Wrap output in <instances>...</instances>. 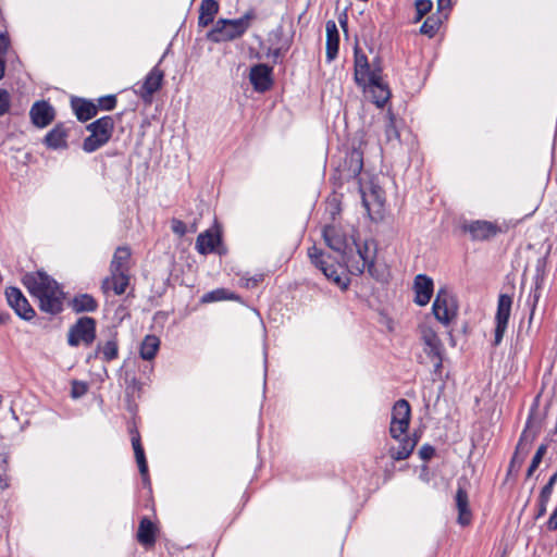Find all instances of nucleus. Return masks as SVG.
<instances>
[{"instance_id":"f257e3e1","label":"nucleus","mask_w":557,"mask_h":557,"mask_svg":"<svg viewBox=\"0 0 557 557\" xmlns=\"http://www.w3.org/2000/svg\"><path fill=\"white\" fill-rule=\"evenodd\" d=\"M22 282L29 294L38 300L39 309L57 314L62 310L64 293L55 280L44 271L24 274Z\"/></svg>"},{"instance_id":"f03ea898","label":"nucleus","mask_w":557,"mask_h":557,"mask_svg":"<svg viewBox=\"0 0 557 557\" xmlns=\"http://www.w3.org/2000/svg\"><path fill=\"white\" fill-rule=\"evenodd\" d=\"M253 17L252 12H247L242 17L235 20L220 18L207 34V38L212 42L231 41L240 38L250 27Z\"/></svg>"},{"instance_id":"7ed1b4c3","label":"nucleus","mask_w":557,"mask_h":557,"mask_svg":"<svg viewBox=\"0 0 557 557\" xmlns=\"http://www.w3.org/2000/svg\"><path fill=\"white\" fill-rule=\"evenodd\" d=\"M131 249L127 246L119 247L111 261V280L107 277V289L111 288L116 295L125 293L129 285Z\"/></svg>"},{"instance_id":"20e7f679","label":"nucleus","mask_w":557,"mask_h":557,"mask_svg":"<svg viewBox=\"0 0 557 557\" xmlns=\"http://www.w3.org/2000/svg\"><path fill=\"white\" fill-rule=\"evenodd\" d=\"M308 257L312 264L320 269L329 281L333 282L343 290L348 288L349 278L346 275L338 273L337 268L333 264L326 263L324 252L320 248L315 246L310 247L308 249Z\"/></svg>"},{"instance_id":"39448f33","label":"nucleus","mask_w":557,"mask_h":557,"mask_svg":"<svg viewBox=\"0 0 557 557\" xmlns=\"http://www.w3.org/2000/svg\"><path fill=\"white\" fill-rule=\"evenodd\" d=\"M432 311L436 320H438L444 325L449 324V322L456 317L457 305L453 295L447 290V288L442 287L438 289L432 306Z\"/></svg>"},{"instance_id":"423d86ee","label":"nucleus","mask_w":557,"mask_h":557,"mask_svg":"<svg viewBox=\"0 0 557 557\" xmlns=\"http://www.w3.org/2000/svg\"><path fill=\"white\" fill-rule=\"evenodd\" d=\"M411 417L410 405L406 399H399L395 403L392 410V420L389 426L391 436L399 440L407 433Z\"/></svg>"},{"instance_id":"0eeeda50","label":"nucleus","mask_w":557,"mask_h":557,"mask_svg":"<svg viewBox=\"0 0 557 557\" xmlns=\"http://www.w3.org/2000/svg\"><path fill=\"white\" fill-rule=\"evenodd\" d=\"M95 339V321L91 318H81L69 331L67 342L71 346L89 345Z\"/></svg>"},{"instance_id":"6e6552de","label":"nucleus","mask_w":557,"mask_h":557,"mask_svg":"<svg viewBox=\"0 0 557 557\" xmlns=\"http://www.w3.org/2000/svg\"><path fill=\"white\" fill-rule=\"evenodd\" d=\"M512 298L507 294H502L498 297L497 310L495 315V336L494 346H498L506 332L508 321L511 312Z\"/></svg>"},{"instance_id":"1a4fd4ad","label":"nucleus","mask_w":557,"mask_h":557,"mask_svg":"<svg viewBox=\"0 0 557 557\" xmlns=\"http://www.w3.org/2000/svg\"><path fill=\"white\" fill-rule=\"evenodd\" d=\"M367 251V247H364V249L362 250L361 247L358 246L356 255L347 258L345 256L343 257V259L346 263L348 271L351 274L360 275L364 272L366 269H368V272L372 277L379 278L380 276L377 274L373 261L366 256Z\"/></svg>"},{"instance_id":"9d476101","label":"nucleus","mask_w":557,"mask_h":557,"mask_svg":"<svg viewBox=\"0 0 557 557\" xmlns=\"http://www.w3.org/2000/svg\"><path fill=\"white\" fill-rule=\"evenodd\" d=\"M195 247L196 250L203 256L212 252L219 255L226 252V249L222 246V237L218 230H207L200 233L196 239Z\"/></svg>"},{"instance_id":"9b49d317","label":"nucleus","mask_w":557,"mask_h":557,"mask_svg":"<svg viewBox=\"0 0 557 557\" xmlns=\"http://www.w3.org/2000/svg\"><path fill=\"white\" fill-rule=\"evenodd\" d=\"M364 90L372 96L373 102L382 108L391 97L388 87L382 82V69L376 67V72L367 81Z\"/></svg>"},{"instance_id":"f8f14e48","label":"nucleus","mask_w":557,"mask_h":557,"mask_svg":"<svg viewBox=\"0 0 557 557\" xmlns=\"http://www.w3.org/2000/svg\"><path fill=\"white\" fill-rule=\"evenodd\" d=\"M5 297L9 306L20 318L28 321L35 317V310L18 288L8 287L5 289Z\"/></svg>"},{"instance_id":"ddd939ff","label":"nucleus","mask_w":557,"mask_h":557,"mask_svg":"<svg viewBox=\"0 0 557 557\" xmlns=\"http://www.w3.org/2000/svg\"><path fill=\"white\" fill-rule=\"evenodd\" d=\"M164 73L163 71L156 65L146 76L141 87H140V98L146 103H150L152 101L153 95L161 88L163 82Z\"/></svg>"},{"instance_id":"4468645a","label":"nucleus","mask_w":557,"mask_h":557,"mask_svg":"<svg viewBox=\"0 0 557 557\" xmlns=\"http://www.w3.org/2000/svg\"><path fill=\"white\" fill-rule=\"evenodd\" d=\"M272 67L260 63L250 69L249 81L255 90L264 92L272 87Z\"/></svg>"},{"instance_id":"2eb2a0df","label":"nucleus","mask_w":557,"mask_h":557,"mask_svg":"<svg viewBox=\"0 0 557 557\" xmlns=\"http://www.w3.org/2000/svg\"><path fill=\"white\" fill-rule=\"evenodd\" d=\"M54 115L53 107L45 100L36 101L29 110L32 123L39 128L48 126L54 120Z\"/></svg>"},{"instance_id":"dca6fc26","label":"nucleus","mask_w":557,"mask_h":557,"mask_svg":"<svg viewBox=\"0 0 557 557\" xmlns=\"http://www.w3.org/2000/svg\"><path fill=\"white\" fill-rule=\"evenodd\" d=\"M323 238L325 244L343 257L347 253L348 240L345 233L335 225H326L323 228Z\"/></svg>"},{"instance_id":"f3484780","label":"nucleus","mask_w":557,"mask_h":557,"mask_svg":"<svg viewBox=\"0 0 557 557\" xmlns=\"http://www.w3.org/2000/svg\"><path fill=\"white\" fill-rule=\"evenodd\" d=\"M376 67H381L380 63L373 61L369 64L363 53L356 51L355 53V81L359 86L366 87L367 81L376 72Z\"/></svg>"},{"instance_id":"a211bd4d","label":"nucleus","mask_w":557,"mask_h":557,"mask_svg":"<svg viewBox=\"0 0 557 557\" xmlns=\"http://www.w3.org/2000/svg\"><path fill=\"white\" fill-rule=\"evenodd\" d=\"M465 231L469 232L474 240H486L497 235L499 227L488 221H473L465 225Z\"/></svg>"},{"instance_id":"6ab92c4d","label":"nucleus","mask_w":557,"mask_h":557,"mask_svg":"<svg viewBox=\"0 0 557 557\" xmlns=\"http://www.w3.org/2000/svg\"><path fill=\"white\" fill-rule=\"evenodd\" d=\"M87 129L91 132L84 140L83 148L86 152H92L104 143V117L98 119L96 122L89 124Z\"/></svg>"},{"instance_id":"aec40b11","label":"nucleus","mask_w":557,"mask_h":557,"mask_svg":"<svg viewBox=\"0 0 557 557\" xmlns=\"http://www.w3.org/2000/svg\"><path fill=\"white\" fill-rule=\"evenodd\" d=\"M157 525L148 517L141 518L136 535L138 543L147 549L152 548L157 541Z\"/></svg>"},{"instance_id":"412c9836","label":"nucleus","mask_w":557,"mask_h":557,"mask_svg":"<svg viewBox=\"0 0 557 557\" xmlns=\"http://www.w3.org/2000/svg\"><path fill=\"white\" fill-rule=\"evenodd\" d=\"M414 301L419 306H425L429 304L433 294V281L431 277L419 274L414 278Z\"/></svg>"},{"instance_id":"4be33fe9","label":"nucleus","mask_w":557,"mask_h":557,"mask_svg":"<svg viewBox=\"0 0 557 557\" xmlns=\"http://www.w3.org/2000/svg\"><path fill=\"white\" fill-rule=\"evenodd\" d=\"M456 508L458 510V523L468 525L472 515L469 507V497L467 491L459 484L455 496Z\"/></svg>"},{"instance_id":"5701e85b","label":"nucleus","mask_w":557,"mask_h":557,"mask_svg":"<svg viewBox=\"0 0 557 557\" xmlns=\"http://www.w3.org/2000/svg\"><path fill=\"white\" fill-rule=\"evenodd\" d=\"M326 29V58L332 61L336 58L339 45V34L334 21H327Z\"/></svg>"},{"instance_id":"b1692460","label":"nucleus","mask_w":557,"mask_h":557,"mask_svg":"<svg viewBox=\"0 0 557 557\" xmlns=\"http://www.w3.org/2000/svg\"><path fill=\"white\" fill-rule=\"evenodd\" d=\"M219 3L215 0H202L199 7L198 25L207 27L214 21L219 12Z\"/></svg>"},{"instance_id":"393cba45","label":"nucleus","mask_w":557,"mask_h":557,"mask_svg":"<svg viewBox=\"0 0 557 557\" xmlns=\"http://www.w3.org/2000/svg\"><path fill=\"white\" fill-rule=\"evenodd\" d=\"M399 441H400V443L397 448L392 447L388 450L391 458L396 461L407 459L411 455V453L413 451V449L417 445V440L412 438L408 435H406L403 438H399Z\"/></svg>"},{"instance_id":"a878e982","label":"nucleus","mask_w":557,"mask_h":557,"mask_svg":"<svg viewBox=\"0 0 557 557\" xmlns=\"http://www.w3.org/2000/svg\"><path fill=\"white\" fill-rule=\"evenodd\" d=\"M344 165L348 177H357L363 169V153L359 149H352L345 158Z\"/></svg>"},{"instance_id":"bb28decb","label":"nucleus","mask_w":557,"mask_h":557,"mask_svg":"<svg viewBox=\"0 0 557 557\" xmlns=\"http://www.w3.org/2000/svg\"><path fill=\"white\" fill-rule=\"evenodd\" d=\"M132 445L143 480L145 483H149L147 460L137 432L132 435Z\"/></svg>"},{"instance_id":"cd10ccee","label":"nucleus","mask_w":557,"mask_h":557,"mask_svg":"<svg viewBox=\"0 0 557 557\" xmlns=\"http://www.w3.org/2000/svg\"><path fill=\"white\" fill-rule=\"evenodd\" d=\"M72 109L79 121H87L97 113V108L92 102L79 98L72 99Z\"/></svg>"},{"instance_id":"c85d7f7f","label":"nucleus","mask_w":557,"mask_h":557,"mask_svg":"<svg viewBox=\"0 0 557 557\" xmlns=\"http://www.w3.org/2000/svg\"><path fill=\"white\" fill-rule=\"evenodd\" d=\"M422 339L424 344L428 346L429 350L428 355H432L438 359V362L442 361V342L437 334L431 330L426 329L423 331Z\"/></svg>"},{"instance_id":"c756f323","label":"nucleus","mask_w":557,"mask_h":557,"mask_svg":"<svg viewBox=\"0 0 557 557\" xmlns=\"http://www.w3.org/2000/svg\"><path fill=\"white\" fill-rule=\"evenodd\" d=\"M160 347V339L156 335H146L139 348L140 357L144 360H152Z\"/></svg>"},{"instance_id":"7c9ffc66","label":"nucleus","mask_w":557,"mask_h":557,"mask_svg":"<svg viewBox=\"0 0 557 557\" xmlns=\"http://www.w3.org/2000/svg\"><path fill=\"white\" fill-rule=\"evenodd\" d=\"M48 147L58 149L66 147V133L61 125L53 127L45 137Z\"/></svg>"},{"instance_id":"2f4dec72","label":"nucleus","mask_w":557,"mask_h":557,"mask_svg":"<svg viewBox=\"0 0 557 557\" xmlns=\"http://www.w3.org/2000/svg\"><path fill=\"white\" fill-rule=\"evenodd\" d=\"M71 307L75 312H89L97 308V302L92 296L81 294L73 298Z\"/></svg>"},{"instance_id":"473e14b6","label":"nucleus","mask_w":557,"mask_h":557,"mask_svg":"<svg viewBox=\"0 0 557 557\" xmlns=\"http://www.w3.org/2000/svg\"><path fill=\"white\" fill-rule=\"evenodd\" d=\"M384 133L387 143H391L393 140H399V132L396 126V120L391 111H388L386 114Z\"/></svg>"},{"instance_id":"72a5a7b5","label":"nucleus","mask_w":557,"mask_h":557,"mask_svg":"<svg viewBox=\"0 0 557 557\" xmlns=\"http://www.w3.org/2000/svg\"><path fill=\"white\" fill-rule=\"evenodd\" d=\"M440 27V22L436 18L428 17L420 27V33L429 37H433Z\"/></svg>"},{"instance_id":"f704fd0d","label":"nucleus","mask_w":557,"mask_h":557,"mask_svg":"<svg viewBox=\"0 0 557 557\" xmlns=\"http://www.w3.org/2000/svg\"><path fill=\"white\" fill-rule=\"evenodd\" d=\"M227 298L228 297L226 296V290L223 288H220V289H215V290L205 294L202 297V301L211 302V301H219V300H223V299H227Z\"/></svg>"},{"instance_id":"c9c22d12","label":"nucleus","mask_w":557,"mask_h":557,"mask_svg":"<svg viewBox=\"0 0 557 557\" xmlns=\"http://www.w3.org/2000/svg\"><path fill=\"white\" fill-rule=\"evenodd\" d=\"M124 384L126 386L127 395L134 396L136 392L139 391V385L134 375H129L128 372H125Z\"/></svg>"},{"instance_id":"e433bc0d","label":"nucleus","mask_w":557,"mask_h":557,"mask_svg":"<svg viewBox=\"0 0 557 557\" xmlns=\"http://www.w3.org/2000/svg\"><path fill=\"white\" fill-rule=\"evenodd\" d=\"M433 3L431 0H417L416 1V10H417V18H422L426 13L431 11Z\"/></svg>"},{"instance_id":"4c0bfd02","label":"nucleus","mask_w":557,"mask_h":557,"mask_svg":"<svg viewBox=\"0 0 557 557\" xmlns=\"http://www.w3.org/2000/svg\"><path fill=\"white\" fill-rule=\"evenodd\" d=\"M87 392V384L79 381H73L71 395L73 398H79Z\"/></svg>"},{"instance_id":"58836bf2","label":"nucleus","mask_w":557,"mask_h":557,"mask_svg":"<svg viewBox=\"0 0 557 557\" xmlns=\"http://www.w3.org/2000/svg\"><path fill=\"white\" fill-rule=\"evenodd\" d=\"M171 228L174 234L181 237L184 236L187 232L186 224L183 221L175 218L171 220Z\"/></svg>"},{"instance_id":"ea45409f","label":"nucleus","mask_w":557,"mask_h":557,"mask_svg":"<svg viewBox=\"0 0 557 557\" xmlns=\"http://www.w3.org/2000/svg\"><path fill=\"white\" fill-rule=\"evenodd\" d=\"M10 107V96L5 90H0V115H3Z\"/></svg>"},{"instance_id":"a19ab883","label":"nucleus","mask_w":557,"mask_h":557,"mask_svg":"<svg viewBox=\"0 0 557 557\" xmlns=\"http://www.w3.org/2000/svg\"><path fill=\"white\" fill-rule=\"evenodd\" d=\"M263 278H264L263 274H257L255 276L244 278L245 280L244 285L247 288H255L259 285V283H261L263 281Z\"/></svg>"},{"instance_id":"79ce46f5","label":"nucleus","mask_w":557,"mask_h":557,"mask_svg":"<svg viewBox=\"0 0 557 557\" xmlns=\"http://www.w3.org/2000/svg\"><path fill=\"white\" fill-rule=\"evenodd\" d=\"M117 357V344L115 341H107V360Z\"/></svg>"},{"instance_id":"37998d69","label":"nucleus","mask_w":557,"mask_h":557,"mask_svg":"<svg viewBox=\"0 0 557 557\" xmlns=\"http://www.w3.org/2000/svg\"><path fill=\"white\" fill-rule=\"evenodd\" d=\"M434 454H435V449L431 445H423L419 450V455H420L421 459H423V460L431 459L434 456Z\"/></svg>"},{"instance_id":"c03bdc74","label":"nucleus","mask_w":557,"mask_h":557,"mask_svg":"<svg viewBox=\"0 0 557 557\" xmlns=\"http://www.w3.org/2000/svg\"><path fill=\"white\" fill-rule=\"evenodd\" d=\"M9 486V478L7 475V468L0 465V490L3 491Z\"/></svg>"},{"instance_id":"a18cd8bd","label":"nucleus","mask_w":557,"mask_h":557,"mask_svg":"<svg viewBox=\"0 0 557 557\" xmlns=\"http://www.w3.org/2000/svg\"><path fill=\"white\" fill-rule=\"evenodd\" d=\"M548 502L549 500H544V498L539 497L537 511L535 515V519H540L541 517H543L546 513V508H547Z\"/></svg>"},{"instance_id":"49530a36","label":"nucleus","mask_w":557,"mask_h":557,"mask_svg":"<svg viewBox=\"0 0 557 557\" xmlns=\"http://www.w3.org/2000/svg\"><path fill=\"white\" fill-rule=\"evenodd\" d=\"M10 41L5 34H0V58L3 59L8 48H9Z\"/></svg>"},{"instance_id":"de8ad7c7","label":"nucleus","mask_w":557,"mask_h":557,"mask_svg":"<svg viewBox=\"0 0 557 557\" xmlns=\"http://www.w3.org/2000/svg\"><path fill=\"white\" fill-rule=\"evenodd\" d=\"M553 488H554V485H552L550 483H546L543 488L541 490V493H540V498H544V500H549L550 498V495L553 493Z\"/></svg>"},{"instance_id":"09e8293b","label":"nucleus","mask_w":557,"mask_h":557,"mask_svg":"<svg viewBox=\"0 0 557 557\" xmlns=\"http://www.w3.org/2000/svg\"><path fill=\"white\" fill-rule=\"evenodd\" d=\"M541 461H542V459H540L539 457L533 456L531 465L529 466V469L527 471V476L528 478L531 476L533 474V472L539 468Z\"/></svg>"},{"instance_id":"8fccbe9b","label":"nucleus","mask_w":557,"mask_h":557,"mask_svg":"<svg viewBox=\"0 0 557 557\" xmlns=\"http://www.w3.org/2000/svg\"><path fill=\"white\" fill-rule=\"evenodd\" d=\"M547 528L548 530H557V507L554 509L547 521Z\"/></svg>"},{"instance_id":"3c124183","label":"nucleus","mask_w":557,"mask_h":557,"mask_svg":"<svg viewBox=\"0 0 557 557\" xmlns=\"http://www.w3.org/2000/svg\"><path fill=\"white\" fill-rule=\"evenodd\" d=\"M116 104V98L113 95H107V111L113 110Z\"/></svg>"},{"instance_id":"603ef678","label":"nucleus","mask_w":557,"mask_h":557,"mask_svg":"<svg viewBox=\"0 0 557 557\" xmlns=\"http://www.w3.org/2000/svg\"><path fill=\"white\" fill-rule=\"evenodd\" d=\"M546 450H547V446L542 444L539 446L534 456L539 457L540 459H543L544 455L546 454Z\"/></svg>"},{"instance_id":"864d4df0","label":"nucleus","mask_w":557,"mask_h":557,"mask_svg":"<svg viewBox=\"0 0 557 557\" xmlns=\"http://www.w3.org/2000/svg\"><path fill=\"white\" fill-rule=\"evenodd\" d=\"M438 9L444 10L450 7V0H437Z\"/></svg>"},{"instance_id":"5fc2aeb1","label":"nucleus","mask_w":557,"mask_h":557,"mask_svg":"<svg viewBox=\"0 0 557 557\" xmlns=\"http://www.w3.org/2000/svg\"><path fill=\"white\" fill-rule=\"evenodd\" d=\"M7 462H8V460H7V455H5L4 453H0V465H2V466H4L5 468H8V467H7Z\"/></svg>"},{"instance_id":"6e6d98bb","label":"nucleus","mask_w":557,"mask_h":557,"mask_svg":"<svg viewBox=\"0 0 557 557\" xmlns=\"http://www.w3.org/2000/svg\"><path fill=\"white\" fill-rule=\"evenodd\" d=\"M4 69H5L4 60L0 58V78H2V76L4 74Z\"/></svg>"},{"instance_id":"4d7b16f0","label":"nucleus","mask_w":557,"mask_h":557,"mask_svg":"<svg viewBox=\"0 0 557 557\" xmlns=\"http://www.w3.org/2000/svg\"><path fill=\"white\" fill-rule=\"evenodd\" d=\"M556 482H557V470L555 471V473L548 480V483H550L552 485H555Z\"/></svg>"},{"instance_id":"13d9d810","label":"nucleus","mask_w":557,"mask_h":557,"mask_svg":"<svg viewBox=\"0 0 557 557\" xmlns=\"http://www.w3.org/2000/svg\"><path fill=\"white\" fill-rule=\"evenodd\" d=\"M110 120L111 119L109 116H107V122H106V125H107V141L109 140V137H110V135H109V127L111 126L110 125Z\"/></svg>"},{"instance_id":"bf43d9fd","label":"nucleus","mask_w":557,"mask_h":557,"mask_svg":"<svg viewBox=\"0 0 557 557\" xmlns=\"http://www.w3.org/2000/svg\"><path fill=\"white\" fill-rule=\"evenodd\" d=\"M272 54L277 58L281 54V49H274Z\"/></svg>"},{"instance_id":"052dcab7","label":"nucleus","mask_w":557,"mask_h":557,"mask_svg":"<svg viewBox=\"0 0 557 557\" xmlns=\"http://www.w3.org/2000/svg\"><path fill=\"white\" fill-rule=\"evenodd\" d=\"M539 297H540V295H539L537 289H536L535 293H534V302H537ZM534 306H535V304H533V307Z\"/></svg>"},{"instance_id":"680f3d73","label":"nucleus","mask_w":557,"mask_h":557,"mask_svg":"<svg viewBox=\"0 0 557 557\" xmlns=\"http://www.w3.org/2000/svg\"><path fill=\"white\" fill-rule=\"evenodd\" d=\"M363 203H364V206H366L367 208L369 207V206H368V202L366 201V199H364V198H363Z\"/></svg>"},{"instance_id":"e2e57ef3","label":"nucleus","mask_w":557,"mask_h":557,"mask_svg":"<svg viewBox=\"0 0 557 557\" xmlns=\"http://www.w3.org/2000/svg\"><path fill=\"white\" fill-rule=\"evenodd\" d=\"M3 321H4L3 318L0 315V323H2Z\"/></svg>"}]
</instances>
